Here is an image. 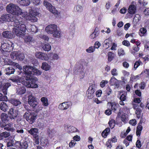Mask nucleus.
Instances as JSON below:
<instances>
[{"mask_svg":"<svg viewBox=\"0 0 149 149\" xmlns=\"http://www.w3.org/2000/svg\"><path fill=\"white\" fill-rule=\"evenodd\" d=\"M86 95L88 98L90 99L93 97V86L91 84L90 85L86 92Z\"/></svg>","mask_w":149,"mask_h":149,"instance_id":"4468645a","label":"nucleus"},{"mask_svg":"<svg viewBox=\"0 0 149 149\" xmlns=\"http://www.w3.org/2000/svg\"><path fill=\"white\" fill-rule=\"evenodd\" d=\"M9 102L15 106H19L21 104V102L19 100L15 99H11L9 101Z\"/></svg>","mask_w":149,"mask_h":149,"instance_id":"a211bd4d","label":"nucleus"},{"mask_svg":"<svg viewBox=\"0 0 149 149\" xmlns=\"http://www.w3.org/2000/svg\"><path fill=\"white\" fill-rule=\"evenodd\" d=\"M107 105L109 109H111L114 112L116 110L119 106L118 103L115 102H108L107 103Z\"/></svg>","mask_w":149,"mask_h":149,"instance_id":"f8f14e48","label":"nucleus"},{"mask_svg":"<svg viewBox=\"0 0 149 149\" xmlns=\"http://www.w3.org/2000/svg\"><path fill=\"white\" fill-rule=\"evenodd\" d=\"M2 34L3 36L5 38H10L12 37L11 33L8 31L3 32Z\"/></svg>","mask_w":149,"mask_h":149,"instance_id":"cd10ccee","label":"nucleus"},{"mask_svg":"<svg viewBox=\"0 0 149 149\" xmlns=\"http://www.w3.org/2000/svg\"><path fill=\"white\" fill-rule=\"evenodd\" d=\"M57 26L55 24H50L47 26L45 28L46 32L49 34H52L56 30Z\"/></svg>","mask_w":149,"mask_h":149,"instance_id":"9d476101","label":"nucleus"},{"mask_svg":"<svg viewBox=\"0 0 149 149\" xmlns=\"http://www.w3.org/2000/svg\"><path fill=\"white\" fill-rule=\"evenodd\" d=\"M112 54L113 53L111 52H109L108 53V60L109 61H111L113 58Z\"/></svg>","mask_w":149,"mask_h":149,"instance_id":"6e6d98bb","label":"nucleus"},{"mask_svg":"<svg viewBox=\"0 0 149 149\" xmlns=\"http://www.w3.org/2000/svg\"><path fill=\"white\" fill-rule=\"evenodd\" d=\"M42 47L45 51H49L51 49V46L48 43L42 45Z\"/></svg>","mask_w":149,"mask_h":149,"instance_id":"7c9ffc66","label":"nucleus"},{"mask_svg":"<svg viewBox=\"0 0 149 149\" xmlns=\"http://www.w3.org/2000/svg\"><path fill=\"white\" fill-rule=\"evenodd\" d=\"M51 66L46 62H43L42 63L41 66V68L45 70H49L51 68Z\"/></svg>","mask_w":149,"mask_h":149,"instance_id":"4be33fe9","label":"nucleus"},{"mask_svg":"<svg viewBox=\"0 0 149 149\" xmlns=\"http://www.w3.org/2000/svg\"><path fill=\"white\" fill-rule=\"evenodd\" d=\"M104 42V44L103 45V46L104 47H105L106 49L108 48L109 47V43L107 42V40H105Z\"/></svg>","mask_w":149,"mask_h":149,"instance_id":"69168bd1","label":"nucleus"},{"mask_svg":"<svg viewBox=\"0 0 149 149\" xmlns=\"http://www.w3.org/2000/svg\"><path fill=\"white\" fill-rule=\"evenodd\" d=\"M44 5L53 14L56 13L57 11L55 8L46 0H44Z\"/></svg>","mask_w":149,"mask_h":149,"instance_id":"1a4fd4ad","label":"nucleus"},{"mask_svg":"<svg viewBox=\"0 0 149 149\" xmlns=\"http://www.w3.org/2000/svg\"><path fill=\"white\" fill-rule=\"evenodd\" d=\"M18 60H22L24 58V54L23 53H20L19 52V54L18 55Z\"/></svg>","mask_w":149,"mask_h":149,"instance_id":"4d7b16f0","label":"nucleus"},{"mask_svg":"<svg viewBox=\"0 0 149 149\" xmlns=\"http://www.w3.org/2000/svg\"><path fill=\"white\" fill-rule=\"evenodd\" d=\"M22 19L19 17L15 16L10 14H4L0 18V24L5 22H13V33L17 36L22 37L25 35L26 28L24 24L22 22Z\"/></svg>","mask_w":149,"mask_h":149,"instance_id":"f257e3e1","label":"nucleus"},{"mask_svg":"<svg viewBox=\"0 0 149 149\" xmlns=\"http://www.w3.org/2000/svg\"><path fill=\"white\" fill-rule=\"evenodd\" d=\"M6 74L7 75L13 74L15 72V70L12 67H9L6 69Z\"/></svg>","mask_w":149,"mask_h":149,"instance_id":"2f4dec72","label":"nucleus"},{"mask_svg":"<svg viewBox=\"0 0 149 149\" xmlns=\"http://www.w3.org/2000/svg\"><path fill=\"white\" fill-rule=\"evenodd\" d=\"M8 113L9 118L11 120H14L17 118L19 114V111L14 107L9 109Z\"/></svg>","mask_w":149,"mask_h":149,"instance_id":"0eeeda50","label":"nucleus"},{"mask_svg":"<svg viewBox=\"0 0 149 149\" xmlns=\"http://www.w3.org/2000/svg\"><path fill=\"white\" fill-rule=\"evenodd\" d=\"M108 123L111 129L113 128L115 125V120L113 119L109 121Z\"/></svg>","mask_w":149,"mask_h":149,"instance_id":"79ce46f5","label":"nucleus"},{"mask_svg":"<svg viewBox=\"0 0 149 149\" xmlns=\"http://www.w3.org/2000/svg\"><path fill=\"white\" fill-rule=\"evenodd\" d=\"M41 73V71L38 70V69L35 68L34 67L33 71V74H35L38 75H40Z\"/></svg>","mask_w":149,"mask_h":149,"instance_id":"de8ad7c7","label":"nucleus"},{"mask_svg":"<svg viewBox=\"0 0 149 149\" xmlns=\"http://www.w3.org/2000/svg\"><path fill=\"white\" fill-rule=\"evenodd\" d=\"M3 81H5L6 82H4V83L3 84V85H2V87L8 89V88L11 86L10 83L8 82H6V80L5 79H3Z\"/></svg>","mask_w":149,"mask_h":149,"instance_id":"a19ab883","label":"nucleus"},{"mask_svg":"<svg viewBox=\"0 0 149 149\" xmlns=\"http://www.w3.org/2000/svg\"><path fill=\"white\" fill-rule=\"evenodd\" d=\"M9 109V107L6 103L3 102H1L0 104V109L2 111L6 112Z\"/></svg>","mask_w":149,"mask_h":149,"instance_id":"f3484780","label":"nucleus"},{"mask_svg":"<svg viewBox=\"0 0 149 149\" xmlns=\"http://www.w3.org/2000/svg\"><path fill=\"white\" fill-rule=\"evenodd\" d=\"M75 143L76 142L74 140H72L69 144V147L72 148L75 145Z\"/></svg>","mask_w":149,"mask_h":149,"instance_id":"338daca9","label":"nucleus"},{"mask_svg":"<svg viewBox=\"0 0 149 149\" xmlns=\"http://www.w3.org/2000/svg\"><path fill=\"white\" fill-rule=\"evenodd\" d=\"M100 46V43L98 41H96L94 45V48L98 49Z\"/></svg>","mask_w":149,"mask_h":149,"instance_id":"e2e57ef3","label":"nucleus"},{"mask_svg":"<svg viewBox=\"0 0 149 149\" xmlns=\"http://www.w3.org/2000/svg\"><path fill=\"white\" fill-rule=\"evenodd\" d=\"M146 29L142 28H141L140 30V32L139 33V35L141 36H142L144 35L145 34L146 32Z\"/></svg>","mask_w":149,"mask_h":149,"instance_id":"37998d69","label":"nucleus"},{"mask_svg":"<svg viewBox=\"0 0 149 149\" xmlns=\"http://www.w3.org/2000/svg\"><path fill=\"white\" fill-rule=\"evenodd\" d=\"M25 42L28 44H30L31 43L34 42V40L31 36H26L24 39Z\"/></svg>","mask_w":149,"mask_h":149,"instance_id":"5701e85b","label":"nucleus"},{"mask_svg":"<svg viewBox=\"0 0 149 149\" xmlns=\"http://www.w3.org/2000/svg\"><path fill=\"white\" fill-rule=\"evenodd\" d=\"M1 117L2 121L4 123H7L9 120L8 116L6 113H2Z\"/></svg>","mask_w":149,"mask_h":149,"instance_id":"a878e982","label":"nucleus"},{"mask_svg":"<svg viewBox=\"0 0 149 149\" xmlns=\"http://www.w3.org/2000/svg\"><path fill=\"white\" fill-rule=\"evenodd\" d=\"M78 130L73 126H69L68 128V132L69 133H73L77 132Z\"/></svg>","mask_w":149,"mask_h":149,"instance_id":"f704fd0d","label":"nucleus"},{"mask_svg":"<svg viewBox=\"0 0 149 149\" xmlns=\"http://www.w3.org/2000/svg\"><path fill=\"white\" fill-rule=\"evenodd\" d=\"M139 75H137L136 76L134 75L131 76L130 79V80L132 81H136L137 80L139 79Z\"/></svg>","mask_w":149,"mask_h":149,"instance_id":"8fccbe9b","label":"nucleus"},{"mask_svg":"<svg viewBox=\"0 0 149 149\" xmlns=\"http://www.w3.org/2000/svg\"><path fill=\"white\" fill-rule=\"evenodd\" d=\"M38 13L35 12L34 11L30 10L28 15V19L32 22H36L37 21V19L36 17Z\"/></svg>","mask_w":149,"mask_h":149,"instance_id":"6e6552de","label":"nucleus"},{"mask_svg":"<svg viewBox=\"0 0 149 149\" xmlns=\"http://www.w3.org/2000/svg\"><path fill=\"white\" fill-rule=\"evenodd\" d=\"M118 80L114 77H112L110 80V83L112 85H114L116 83Z\"/></svg>","mask_w":149,"mask_h":149,"instance_id":"ea45409f","label":"nucleus"},{"mask_svg":"<svg viewBox=\"0 0 149 149\" xmlns=\"http://www.w3.org/2000/svg\"><path fill=\"white\" fill-rule=\"evenodd\" d=\"M133 50L131 51V53L133 54L134 55L135 53L138 52L139 50V48L138 46H136L135 45L133 46L132 47Z\"/></svg>","mask_w":149,"mask_h":149,"instance_id":"4c0bfd02","label":"nucleus"},{"mask_svg":"<svg viewBox=\"0 0 149 149\" xmlns=\"http://www.w3.org/2000/svg\"><path fill=\"white\" fill-rule=\"evenodd\" d=\"M118 52L119 56H123L125 54L124 50L122 48L118 49Z\"/></svg>","mask_w":149,"mask_h":149,"instance_id":"3c124183","label":"nucleus"},{"mask_svg":"<svg viewBox=\"0 0 149 149\" xmlns=\"http://www.w3.org/2000/svg\"><path fill=\"white\" fill-rule=\"evenodd\" d=\"M110 132V129L109 128H106L102 133V135L103 137L105 138Z\"/></svg>","mask_w":149,"mask_h":149,"instance_id":"c756f323","label":"nucleus"},{"mask_svg":"<svg viewBox=\"0 0 149 149\" xmlns=\"http://www.w3.org/2000/svg\"><path fill=\"white\" fill-rule=\"evenodd\" d=\"M74 9L75 11L76 12H81L82 11L83 8L81 6L78 5L76 6Z\"/></svg>","mask_w":149,"mask_h":149,"instance_id":"c03bdc74","label":"nucleus"},{"mask_svg":"<svg viewBox=\"0 0 149 149\" xmlns=\"http://www.w3.org/2000/svg\"><path fill=\"white\" fill-rule=\"evenodd\" d=\"M123 44L124 45L128 47L130 45V43L129 41L127 40H125L123 42Z\"/></svg>","mask_w":149,"mask_h":149,"instance_id":"774afa93","label":"nucleus"},{"mask_svg":"<svg viewBox=\"0 0 149 149\" xmlns=\"http://www.w3.org/2000/svg\"><path fill=\"white\" fill-rule=\"evenodd\" d=\"M108 83V81H107L103 80L100 82V86L102 88H103Z\"/></svg>","mask_w":149,"mask_h":149,"instance_id":"864d4df0","label":"nucleus"},{"mask_svg":"<svg viewBox=\"0 0 149 149\" xmlns=\"http://www.w3.org/2000/svg\"><path fill=\"white\" fill-rule=\"evenodd\" d=\"M17 2L20 5L23 6H28L30 3L29 0H18Z\"/></svg>","mask_w":149,"mask_h":149,"instance_id":"bb28decb","label":"nucleus"},{"mask_svg":"<svg viewBox=\"0 0 149 149\" xmlns=\"http://www.w3.org/2000/svg\"><path fill=\"white\" fill-rule=\"evenodd\" d=\"M33 67L30 66L29 65H26L23 67V70L24 73H23L22 74L23 76V77L25 80H27L28 81L31 80V83L30 84H33L37 85L33 81V79H31V74H33Z\"/></svg>","mask_w":149,"mask_h":149,"instance_id":"20e7f679","label":"nucleus"},{"mask_svg":"<svg viewBox=\"0 0 149 149\" xmlns=\"http://www.w3.org/2000/svg\"><path fill=\"white\" fill-rule=\"evenodd\" d=\"M38 129L36 128H32L28 130V132L34 137L37 136L36 134L38 133Z\"/></svg>","mask_w":149,"mask_h":149,"instance_id":"412c9836","label":"nucleus"},{"mask_svg":"<svg viewBox=\"0 0 149 149\" xmlns=\"http://www.w3.org/2000/svg\"><path fill=\"white\" fill-rule=\"evenodd\" d=\"M6 10L7 12L15 16L18 17L22 15L23 17H26L27 16L28 13L27 12H23L21 9L17 5L10 3L7 5Z\"/></svg>","mask_w":149,"mask_h":149,"instance_id":"f03ea898","label":"nucleus"},{"mask_svg":"<svg viewBox=\"0 0 149 149\" xmlns=\"http://www.w3.org/2000/svg\"><path fill=\"white\" fill-rule=\"evenodd\" d=\"M136 145L138 148H140L142 146L141 141L139 140H138L136 142Z\"/></svg>","mask_w":149,"mask_h":149,"instance_id":"0e129e2a","label":"nucleus"},{"mask_svg":"<svg viewBox=\"0 0 149 149\" xmlns=\"http://www.w3.org/2000/svg\"><path fill=\"white\" fill-rule=\"evenodd\" d=\"M102 93V91L101 90H99L97 91L95 93L96 96L97 97H100L101 96Z\"/></svg>","mask_w":149,"mask_h":149,"instance_id":"680f3d73","label":"nucleus"},{"mask_svg":"<svg viewBox=\"0 0 149 149\" xmlns=\"http://www.w3.org/2000/svg\"><path fill=\"white\" fill-rule=\"evenodd\" d=\"M69 103L67 102H65L59 104L58 108L59 109L61 110H63L67 109L70 107Z\"/></svg>","mask_w":149,"mask_h":149,"instance_id":"2eb2a0df","label":"nucleus"},{"mask_svg":"<svg viewBox=\"0 0 149 149\" xmlns=\"http://www.w3.org/2000/svg\"><path fill=\"white\" fill-rule=\"evenodd\" d=\"M53 37L56 38H59L61 36V32L58 30L57 29L56 30H55L54 32L53 33Z\"/></svg>","mask_w":149,"mask_h":149,"instance_id":"473e14b6","label":"nucleus"},{"mask_svg":"<svg viewBox=\"0 0 149 149\" xmlns=\"http://www.w3.org/2000/svg\"><path fill=\"white\" fill-rule=\"evenodd\" d=\"M26 92V88L24 86H22L17 88V94L22 95L24 94Z\"/></svg>","mask_w":149,"mask_h":149,"instance_id":"393cba45","label":"nucleus"},{"mask_svg":"<svg viewBox=\"0 0 149 149\" xmlns=\"http://www.w3.org/2000/svg\"><path fill=\"white\" fill-rule=\"evenodd\" d=\"M75 25L74 22L72 23L69 27V30L71 32L74 31L75 29Z\"/></svg>","mask_w":149,"mask_h":149,"instance_id":"a18cd8bd","label":"nucleus"},{"mask_svg":"<svg viewBox=\"0 0 149 149\" xmlns=\"http://www.w3.org/2000/svg\"><path fill=\"white\" fill-rule=\"evenodd\" d=\"M4 64L5 65H11L15 66L16 67L18 68L19 70H21L22 69V66L18 64L13 62L10 60L7 59H5L4 60Z\"/></svg>","mask_w":149,"mask_h":149,"instance_id":"ddd939ff","label":"nucleus"},{"mask_svg":"<svg viewBox=\"0 0 149 149\" xmlns=\"http://www.w3.org/2000/svg\"><path fill=\"white\" fill-rule=\"evenodd\" d=\"M19 54V52H13L10 54V57L14 60H18V55Z\"/></svg>","mask_w":149,"mask_h":149,"instance_id":"c85d7f7f","label":"nucleus"},{"mask_svg":"<svg viewBox=\"0 0 149 149\" xmlns=\"http://www.w3.org/2000/svg\"><path fill=\"white\" fill-rule=\"evenodd\" d=\"M41 101L44 106L46 107L48 105V99L46 97H42L41 99Z\"/></svg>","mask_w":149,"mask_h":149,"instance_id":"72a5a7b5","label":"nucleus"},{"mask_svg":"<svg viewBox=\"0 0 149 149\" xmlns=\"http://www.w3.org/2000/svg\"><path fill=\"white\" fill-rule=\"evenodd\" d=\"M141 61L139 60L138 61H136L134 65V68L135 69V70H136V69L139 67V66L140 65V63H141Z\"/></svg>","mask_w":149,"mask_h":149,"instance_id":"13d9d810","label":"nucleus"},{"mask_svg":"<svg viewBox=\"0 0 149 149\" xmlns=\"http://www.w3.org/2000/svg\"><path fill=\"white\" fill-rule=\"evenodd\" d=\"M76 70H77L78 72H79V76L81 78H83L84 76V73L83 71V67L82 65H80L78 68L76 69Z\"/></svg>","mask_w":149,"mask_h":149,"instance_id":"6ab92c4d","label":"nucleus"},{"mask_svg":"<svg viewBox=\"0 0 149 149\" xmlns=\"http://www.w3.org/2000/svg\"><path fill=\"white\" fill-rule=\"evenodd\" d=\"M127 95V93H125L122 94L120 97V100L124 101L126 99Z\"/></svg>","mask_w":149,"mask_h":149,"instance_id":"5fc2aeb1","label":"nucleus"},{"mask_svg":"<svg viewBox=\"0 0 149 149\" xmlns=\"http://www.w3.org/2000/svg\"><path fill=\"white\" fill-rule=\"evenodd\" d=\"M37 116V114L36 113L29 111L25 112L24 115V118L30 124H32L34 122Z\"/></svg>","mask_w":149,"mask_h":149,"instance_id":"39448f33","label":"nucleus"},{"mask_svg":"<svg viewBox=\"0 0 149 149\" xmlns=\"http://www.w3.org/2000/svg\"><path fill=\"white\" fill-rule=\"evenodd\" d=\"M4 129L11 132H13L15 131V129L13 127H5L4 128Z\"/></svg>","mask_w":149,"mask_h":149,"instance_id":"bf43d9fd","label":"nucleus"},{"mask_svg":"<svg viewBox=\"0 0 149 149\" xmlns=\"http://www.w3.org/2000/svg\"><path fill=\"white\" fill-rule=\"evenodd\" d=\"M36 57L43 60H47L48 59L47 54L41 52H37L35 53Z\"/></svg>","mask_w":149,"mask_h":149,"instance_id":"9b49d317","label":"nucleus"},{"mask_svg":"<svg viewBox=\"0 0 149 149\" xmlns=\"http://www.w3.org/2000/svg\"><path fill=\"white\" fill-rule=\"evenodd\" d=\"M111 73L113 76H117L118 75L117 70L115 68H114L111 70Z\"/></svg>","mask_w":149,"mask_h":149,"instance_id":"603ef678","label":"nucleus"},{"mask_svg":"<svg viewBox=\"0 0 149 149\" xmlns=\"http://www.w3.org/2000/svg\"><path fill=\"white\" fill-rule=\"evenodd\" d=\"M1 44V47L2 50L7 52H10L9 50L10 46H8L10 45V44L8 43H4V42H2Z\"/></svg>","mask_w":149,"mask_h":149,"instance_id":"dca6fc26","label":"nucleus"},{"mask_svg":"<svg viewBox=\"0 0 149 149\" xmlns=\"http://www.w3.org/2000/svg\"><path fill=\"white\" fill-rule=\"evenodd\" d=\"M141 111L139 108H137L136 111V115L137 117L138 118H140L141 117Z\"/></svg>","mask_w":149,"mask_h":149,"instance_id":"09e8293b","label":"nucleus"},{"mask_svg":"<svg viewBox=\"0 0 149 149\" xmlns=\"http://www.w3.org/2000/svg\"><path fill=\"white\" fill-rule=\"evenodd\" d=\"M112 90L109 88L108 87L106 90V92L108 95H109L112 93Z\"/></svg>","mask_w":149,"mask_h":149,"instance_id":"052dcab7","label":"nucleus"},{"mask_svg":"<svg viewBox=\"0 0 149 149\" xmlns=\"http://www.w3.org/2000/svg\"><path fill=\"white\" fill-rule=\"evenodd\" d=\"M28 147V144L26 141H24L21 143L20 144L19 148H21L26 149Z\"/></svg>","mask_w":149,"mask_h":149,"instance_id":"e433bc0d","label":"nucleus"},{"mask_svg":"<svg viewBox=\"0 0 149 149\" xmlns=\"http://www.w3.org/2000/svg\"><path fill=\"white\" fill-rule=\"evenodd\" d=\"M0 100L5 102L9 101L7 96L6 95L3 96V94L1 93H0Z\"/></svg>","mask_w":149,"mask_h":149,"instance_id":"58836bf2","label":"nucleus"},{"mask_svg":"<svg viewBox=\"0 0 149 149\" xmlns=\"http://www.w3.org/2000/svg\"><path fill=\"white\" fill-rule=\"evenodd\" d=\"M28 103L32 108L35 109L37 106L38 102L34 94H31L28 97Z\"/></svg>","mask_w":149,"mask_h":149,"instance_id":"423d86ee","label":"nucleus"},{"mask_svg":"<svg viewBox=\"0 0 149 149\" xmlns=\"http://www.w3.org/2000/svg\"><path fill=\"white\" fill-rule=\"evenodd\" d=\"M30 29L31 31L33 32L36 33L37 32V28L35 25H31L30 27Z\"/></svg>","mask_w":149,"mask_h":149,"instance_id":"49530a36","label":"nucleus"},{"mask_svg":"<svg viewBox=\"0 0 149 149\" xmlns=\"http://www.w3.org/2000/svg\"><path fill=\"white\" fill-rule=\"evenodd\" d=\"M10 135L9 132H4L0 134V140L8 137Z\"/></svg>","mask_w":149,"mask_h":149,"instance_id":"b1692460","label":"nucleus"},{"mask_svg":"<svg viewBox=\"0 0 149 149\" xmlns=\"http://www.w3.org/2000/svg\"><path fill=\"white\" fill-rule=\"evenodd\" d=\"M41 145L43 146H47L49 143L47 139L42 138L40 140Z\"/></svg>","mask_w":149,"mask_h":149,"instance_id":"c9c22d12","label":"nucleus"},{"mask_svg":"<svg viewBox=\"0 0 149 149\" xmlns=\"http://www.w3.org/2000/svg\"><path fill=\"white\" fill-rule=\"evenodd\" d=\"M136 11V6L134 5H130L128 8V13L131 15H133L135 13Z\"/></svg>","mask_w":149,"mask_h":149,"instance_id":"aec40b11","label":"nucleus"},{"mask_svg":"<svg viewBox=\"0 0 149 149\" xmlns=\"http://www.w3.org/2000/svg\"><path fill=\"white\" fill-rule=\"evenodd\" d=\"M10 80L13 81V82L17 83L18 84L19 83H21L24 85L26 86L28 88H36L38 87V85H36L33 84H30L31 83V80L28 81V80H25L24 78L23 77H20L18 76H15L11 78Z\"/></svg>","mask_w":149,"mask_h":149,"instance_id":"7ed1b4c3","label":"nucleus"}]
</instances>
